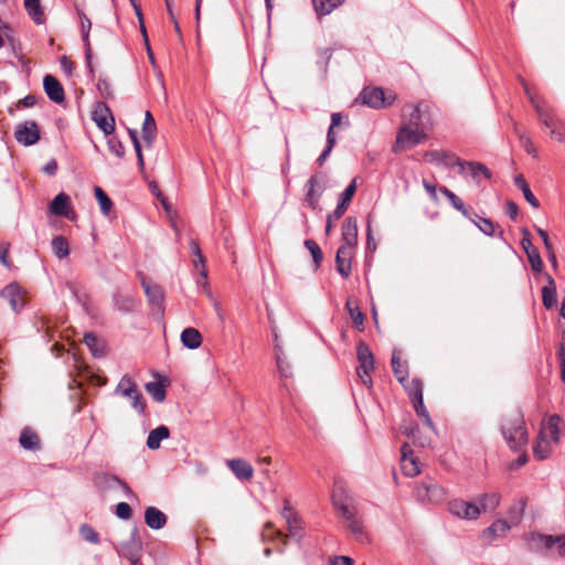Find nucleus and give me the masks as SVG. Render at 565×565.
<instances>
[{
  "instance_id": "63",
  "label": "nucleus",
  "mask_w": 565,
  "mask_h": 565,
  "mask_svg": "<svg viewBox=\"0 0 565 565\" xmlns=\"http://www.w3.org/2000/svg\"><path fill=\"white\" fill-rule=\"evenodd\" d=\"M116 515L121 520H129L132 515V510L128 503L120 502L116 505Z\"/></svg>"
},
{
  "instance_id": "52",
  "label": "nucleus",
  "mask_w": 565,
  "mask_h": 565,
  "mask_svg": "<svg viewBox=\"0 0 565 565\" xmlns=\"http://www.w3.org/2000/svg\"><path fill=\"white\" fill-rule=\"evenodd\" d=\"M128 135L131 139V142L134 145V148H135V151L137 154L138 166H139L140 170H143L145 161H143L141 145H140V141L138 138V132L135 129H128Z\"/></svg>"
},
{
  "instance_id": "32",
  "label": "nucleus",
  "mask_w": 565,
  "mask_h": 565,
  "mask_svg": "<svg viewBox=\"0 0 565 565\" xmlns=\"http://www.w3.org/2000/svg\"><path fill=\"white\" fill-rule=\"evenodd\" d=\"M19 443L25 450H39L41 448L38 435L30 428H24L21 431Z\"/></svg>"
},
{
  "instance_id": "59",
  "label": "nucleus",
  "mask_w": 565,
  "mask_h": 565,
  "mask_svg": "<svg viewBox=\"0 0 565 565\" xmlns=\"http://www.w3.org/2000/svg\"><path fill=\"white\" fill-rule=\"evenodd\" d=\"M276 362L280 375L282 377H288L290 375V365L279 351L276 352Z\"/></svg>"
},
{
  "instance_id": "12",
  "label": "nucleus",
  "mask_w": 565,
  "mask_h": 565,
  "mask_svg": "<svg viewBox=\"0 0 565 565\" xmlns=\"http://www.w3.org/2000/svg\"><path fill=\"white\" fill-rule=\"evenodd\" d=\"M24 294L25 291L17 282H11L0 290V297L8 300L14 312H20L23 309L25 305Z\"/></svg>"
},
{
  "instance_id": "6",
  "label": "nucleus",
  "mask_w": 565,
  "mask_h": 565,
  "mask_svg": "<svg viewBox=\"0 0 565 565\" xmlns=\"http://www.w3.org/2000/svg\"><path fill=\"white\" fill-rule=\"evenodd\" d=\"M356 358L359 362L356 373L364 385L371 386V372L374 370V356L369 345L362 341L356 345Z\"/></svg>"
},
{
  "instance_id": "56",
  "label": "nucleus",
  "mask_w": 565,
  "mask_h": 565,
  "mask_svg": "<svg viewBox=\"0 0 565 565\" xmlns=\"http://www.w3.org/2000/svg\"><path fill=\"white\" fill-rule=\"evenodd\" d=\"M443 164L448 168L458 167L461 174L466 173V161H462L452 153H448V157L444 160Z\"/></svg>"
},
{
  "instance_id": "5",
  "label": "nucleus",
  "mask_w": 565,
  "mask_h": 565,
  "mask_svg": "<svg viewBox=\"0 0 565 565\" xmlns=\"http://www.w3.org/2000/svg\"><path fill=\"white\" fill-rule=\"evenodd\" d=\"M526 543L529 550L533 552H541L544 550H551L555 545H557L559 556H565V536H552V535H542L539 533H530L526 537Z\"/></svg>"
},
{
  "instance_id": "29",
  "label": "nucleus",
  "mask_w": 565,
  "mask_h": 565,
  "mask_svg": "<svg viewBox=\"0 0 565 565\" xmlns=\"http://www.w3.org/2000/svg\"><path fill=\"white\" fill-rule=\"evenodd\" d=\"M467 171L477 183H480L483 179L487 180L491 178L490 170L480 162H466V172Z\"/></svg>"
},
{
  "instance_id": "18",
  "label": "nucleus",
  "mask_w": 565,
  "mask_h": 565,
  "mask_svg": "<svg viewBox=\"0 0 565 565\" xmlns=\"http://www.w3.org/2000/svg\"><path fill=\"white\" fill-rule=\"evenodd\" d=\"M355 191H356V178H354L351 181V183L344 189V191L340 194L338 205L333 211L334 220H339L340 217L343 216Z\"/></svg>"
},
{
  "instance_id": "9",
  "label": "nucleus",
  "mask_w": 565,
  "mask_h": 565,
  "mask_svg": "<svg viewBox=\"0 0 565 565\" xmlns=\"http://www.w3.org/2000/svg\"><path fill=\"white\" fill-rule=\"evenodd\" d=\"M15 140L25 146H33L40 140V128L34 120H25L19 124L14 131Z\"/></svg>"
},
{
  "instance_id": "21",
  "label": "nucleus",
  "mask_w": 565,
  "mask_h": 565,
  "mask_svg": "<svg viewBox=\"0 0 565 565\" xmlns=\"http://www.w3.org/2000/svg\"><path fill=\"white\" fill-rule=\"evenodd\" d=\"M167 520V515L156 507H148L145 511V522L152 530L162 529Z\"/></svg>"
},
{
  "instance_id": "35",
  "label": "nucleus",
  "mask_w": 565,
  "mask_h": 565,
  "mask_svg": "<svg viewBox=\"0 0 565 565\" xmlns=\"http://www.w3.org/2000/svg\"><path fill=\"white\" fill-rule=\"evenodd\" d=\"M514 183L515 185L522 191L524 199L526 202L534 209L540 207V202L535 198V195L532 193L529 184L524 180L522 174H518L514 177Z\"/></svg>"
},
{
  "instance_id": "44",
  "label": "nucleus",
  "mask_w": 565,
  "mask_h": 565,
  "mask_svg": "<svg viewBox=\"0 0 565 565\" xmlns=\"http://www.w3.org/2000/svg\"><path fill=\"white\" fill-rule=\"evenodd\" d=\"M190 248H191L192 254L196 257V259L193 260V265L195 268H199V266H201V276L203 277L204 285H205L207 270L205 268L204 256L202 255L200 246L195 241L190 242Z\"/></svg>"
},
{
  "instance_id": "30",
  "label": "nucleus",
  "mask_w": 565,
  "mask_h": 565,
  "mask_svg": "<svg viewBox=\"0 0 565 565\" xmlns=\"http://www.w3.org/2000/svg\"><path fill=\"white\" fill-rule=\"evenodd\" d=\"M24 8L34 23L43 24L45 22V14L41 6V0H24Z\"/></svg>"
},
{
  "instance_id": "10",
  "label": "nucleus",
  "mask_w": 565,
  "mask_h": 565,
  "mask_svg": "<svg viewBox=\"0 0 565 565\" xmlns=\"http://www.w3.org/2000/svg\"><path fill=\"white\" fill-rule=\"evenodd\" d=\"M93 120L105 135H111L114 132L115 119L110 109L104 102L97 103L93 111Z\"/></svg>"
},
{
  "instance_id": "28",
  "label": "nucleus",
  "mask_w": 565,
  "mask_h": 565,
  "mask_svg": "<svg viewBox=\"0 0 565 565\" xmlns=\"http://www.w3.org/2000/svg\"><path fill=\"white\" fill-rule=\"evenodd\" d=\"M344 1L345 0H312V7L318 17H324L342 6Z\"/></svg>"
},
{
  "instance_id": "3",
  "label": "nucleus",
  "mask_w": 565,
  "mask_h": 565,
  "mask_svg": "<svg viewBox=\"0 0 565 565\" xmlns=\"http://www.w3.org/2000/svg\"><path fill=\"white\" fill-rule=\"evenodd\" d=\"M522 86L533 108L535 109L539 120L551 132L552 129L555 127L554 125H556L557 121L559 120V118L555 114L554 108L551 107L544 99L536 97L524 81H522Z\"/></svg>"
},
{
  "instance_id": "38",
  "label": "nucleus",
  "mask_w": 565,
  "mask_h": 565,
  "mask_svg": "<svg viewBox=\"0 0 565 565\" xmlns=\"http://www.w3.org/2000/svg\"><path fill=\"white\" fill-rule=\"evenodd\" d=\"M405 388V391L408 394V397L411 398L412 403L424 398L423 396V383L419 379H413L412 381H406L404 384H402Z\"/></svg>"
},
{
  "instance_id": "31",
  "label": "nucleus",
  "mask_w": 565,
  "mask_h": 565,
  "mask_svg": "<svg viewBox=\"0 0 565 565\" xmlns=\"http://www.w3.org/2000/svg\"><path fill=\"white\" fill-rule=\"evenodd\" d=\"M90 28H92L90 20L85 14H83V18H82V38H83V41L85 43L86 64H87V67L89 68V72L92 73L93 72V67H92V47H90V43H89V40H88Z\"/></svg>"
},
{
  "instance_id": "54",
  "label": "nucleus",
  "mask_w": 565,
  "mask_h": 565,
  "mask_svg": "<svg viewBox=\"0 0 565 565\" xmlns=\"http://www.w3.org/2000/svg\"><path fill=\"white\" fill-rule=\"evenodd\" d=\"M79 532L85 541L94 544L99 542L98 533L90 525L83 524L79 529Z\"/></svg>"
},
{
  "instance_id": "2",
  "label": "nucleus",
  "mask_w": 565,
  "mask_h": 565,
  "mask_svg": "<svg viewBox=\"0 0 565 565\" xmlns=\"http://www.w3.org/2000/svg\"><path fill=\"white\" fill-rule=\"evenodd\" d=\"M333 505L339 512L340 518L347 523L348 530L355 536L360 542L366 540V533L361 518L358 514L355 507L347 499L332 495Z\"/></svg>"
},
{
  "instance_id": "50",
  "label": "nucleus",
  "mask_w": 565,
  "mask_h": 565,
  "mask_svg": "<svg viewBox=\"0 0 565 565\" xmlns=\"http://www.w3.org/2000/svg\"><path fill=\"white\" fill-rule=\"evenodd\" d=\"M306 248L310 252L316 267L318 268L323 259V254L319 245L313 239L305 241Z\"/></svg>"
},
{
  "instance_id": "46",
  "label": "nucleus",
  "mask_w": 565,
  "mask_h": 565,
  "mask_svg": "<svg viewBox=\"0 0 565 565\" xmlns=\"http://www.w3.org/2000/svg\"><path fill=\"white\" fill-rule=\"evenodd\" d=\"M94 192H95V196H96V200L98 201L99 203V206H100V211L104 215H108L111 207H113V202L111 200L109 199V196L103 191L102 188L99 186H95L94 189Z\"/></svg>"
},
{
  "instance_id": "51",
  "label": "nucleus",
  "mask_w": 565,
  "mask_h": 565,
  "mask_svg": "<svg viewBox=\"0 0 565 565\" xmlns=\"http://www.w3.org/2000/svg\"><path fill=\"white\" fill-rule=\"evenodd\" d=\"M345 306H347L349 315H350V317L352 319L353 324L355 327L362 329L363 323H364V316L361 312V310L359 309V307L358 306H352V301L351 300H348Z\"/></svg>"
},
{
  "instance_id": "45",
  "label": "nucleus",
  "mask_w": 565,
  "mask_h": 565,
  "mask_svg": "<svg viewBox=\"0 0 565 565\" xmlns=\"http://www.w3.org/2000/svg\"><path fill=\"white\" fill-rule=\"evenodd\" d=\"M146 391L151 395V397L157 402H163L166 399V388L164 385L160 382H149L146 384Z\"/></svg>"
},
{
  "instance_id": "43",
  "label": "nucleus",
  "mask_w": 565,
  "mask_h": 565,
  "mask_svg": "<svg viewBox=\"0 0 565 565\" xmlns=\"http://www.w3.org/2000/svg\"><path fill=\"white\" fill-rule=\"evenodd\" d=\"M559 422L561 418L558 415L551 416L545 427V430L542 431L543 434H545L546 437L548 435V439L553 441V444H557L559 440Z\"/></svg>"
},
{
  "instance_id": "26",
  "label": "nucleus",
  "mask_w": 565,
  "mask_h": 565,
  "mask_svg": "<svg viewBox=\"0 0 565 565\" xmlns=\"http://www.w3.org/2000/svg\"><path fill=\"white\" fill-rule=\"evenodd\" d=\"M181 342L185 348L195 350L202 344V335L195 328H185L181 333Z\"/></svg>"
},
{
  "instance_id": "13",
  "label": "nucleus",
  "mask_w": 565,
  "mask_h": 565,
  "mask_svg": "<svg viewBox=\"0 0 565 565\" xmlns=\"http://www.w3.org/2000/svg\"><path fill=\"white\" fill-rule=\"evenodd\" d=\"M286 523H287L288 534L285 535L280 531H275L274 532L275 536L277 539H280L284 544L287 543V540L289 537L295 540L297 543H300V541L302 540V537L305 535V530H303L302 521L297 516V518L288 519V522H286Z\"/></svg>"
},
{
  "instance_id": "15",
  "label": "nucleus",
  "mask_w": 565,
  "mask_h": 565,
  "mask_svg": "<svg viewBox=\"0 0 565 565\" xmlns=\"http://www.w3.org/2000/svg\"><path fill=\"white\" fill-rule=\"evenodd\" d=\"M353 257V249L340 246L335 255L337 271L347 279L351 275V262Z\"/></svg>"
},
{
  "instance_id": "1",
  "label": "nucleus",
  "mask_w": 565,
  "mask_h": 565,
  "mask_svg": "<svg viewBox=\"0 0 565 565\" xmlns=\"http://www.w3.org/2000/svg\"><path fill=\"white\" fill-rule=\"evenodd\" d=\"M501 431L508 445L513 450H519L527 441L524 419L522 414L518 411L503 418Z\"/></svg>"
},
{
  "instance_id": "11",
  "label": "nucleus",
  "mask_w": 565,
  "mask_h": 565,
  "mask_svg": "<svg viewBox=\"0 0 565 565\" xmlns=\"http://www.w3.org/2000/svg\"><path fill=\"white\" fill-rule=\"evenodd\" d=\"M448 509L451 514L465 520H476L481 514L479 505L460 499L451 500Z\"/></svg>"
},
{
  "instance_id": "61",
  "label": "nucleus",
  "mask_w": 565,
  "mask_h": 565,
  "mask_svg": "<svg viewBox=\"0 0 565 565\" xmlns=\"http://www.w3.org/2000/svg\"><path fill=\"white\" fill-rule=\"evenodd\" d=\"M447 157H448V152H441L438 150L427 151L424 154V158L426 161L441 163V164Z\"/></svg>"
},
{
  "instance_id": "7",
  "label": "nucleus",
  "mask_w": 565,
  "mask_h": 565,
  "mask_svg": "<svg viewBox=\"0 0 565 565\" xmlns=\"http://www.w3.org/2000/svg\"><path fill=\"white\" fill-rule=\"evenodd\" d=\"M94 484L102 493L109 492L117 488H120L128 499H135L136 494L131 488L119 477L105 472L96 473L94 476Z\"/></svg>"
},
{
  "instance_id": "19",
  "label": "nucleus",
  "mask_w": 565,
  "mask_h": 565,
  "mask_svg": "<svg viewBox=\"0 0 565 565\" xmlns=\"http://www.w3.org/2000/svg\"><path fill=\"white\" fill-rule=\"evenodd\" d=\"M402 471L407 477H415L420 472L419 466L413 456V450L407 444L402 446Z\"/></svg>"
},
{
  "instance_id": "23",
  "label": "nucleus",
  "mask_w": 565,
  "mask_h": 565,
  "mask_svg": "<svg viewBox=\"0 0 565 565\" xmlns=\"http://www.w3.org/2000/svg\"><path fill=\"white\" fill-rule=\"evenodd\" d=\"M320 189V182L318 175H312L308 182H307V194H306V201L308 202L309 206L315 210L317 209L319 204L320 199V192L318 191Z\"/></svg>"
},
{
  "instance_id": "17",
  "label": "nucleus",
  "mask_w": 565,
  "mask_h": 565,
  "mask_svg": "<svg viewBox=\"0 0 565 565\" xmlns=\"http://www.w3.org/2000/svg\"><path fill=\"white\" fill-rule=\"evenodd\" d=\"M43 87L47 97L56 103L61 104L65 99L64 88L61 83L52 75H46L43 78Z\"/></svg>"
},
{
  "instance_id": "39",
  "label": "nucleus",
  "mask_w": 565,
  "mask_h": 565,
  "mask_svg": "<svg viewBox=\"0 0 565 565\" xmlns=\"http://www.w3.org/2000/svg\"><path fill=\"white\" fill-rule=\"evenodd\" d=\"M484 235L493 236L495 232V225L490 218L481 217L477 214L468 217Z\"/></svg>"
},
{
  "instance_id": "4",
  "label": "nucleus",
  "mask_w": 565,
  "mask_h": 565,
  "mask_svg": "<svg viewBox=\"0 0 565 565\" xmlns=\"http://www.w3.org/2000/svg\"><path fill=\"white\" fill-rule=\"evenodd\" d=\"M427 138L423 128H413L411 125H403L397 132L393 152L398 153L423 142Z\"/></svg>"
},
{
  "instance_id": "33",
  "label": "nucleus",
  "mask_w": 565,
  "mask_h": 565,
  "mask_svg": "<svg viewBox=\"0 0 565 565\" xmlns=\"http://www.w3.org/2000/svg\"><path fill=\"white\" fill-rule=\"evenodd\" d=\"M70 198L65 193H58L50 204V211L57 216L68 215Z\"/></svg>"
},
{
  "instance_id": "62",
  "label": "nucleus",
  "mask_w": 565,
  "mask_h": 565,
  "mask_svg": "<svg viewBox=\"0 0 565 565\" xmlns=\"http://www.w3.org/2000/svg\"><path fill=\"white\" fill-rule=\"evenodd\" d=\"M337 143V138H327V145H326V148L323 149V151L321 152V154L318 157V163L320 166H322L324 163V161L328 159V157L330 156L334 145Z\"/></svg>"
},
{
  "instance_id": "57",
  "label": "nucleus",
  "mask_w": 565,
  "mask_h": 565,
  "mask_svg": "<svg viewBox=\"0 0 565 565\" xmlns=\"http://www.w3.org/2000/svg\"><path fill=\"white\" fill-rule=\"evenodd\" d=\"M108 149L110 152H113L118 158H122L125 154V147L121 143L120 140H118L116 137H111L107 141Z\"/></svg>"
},
{
  "instance_id": "55",
  "label": "nucleus",
  "mask_w": 565,
  "mask_h": 565,
  "mask_svg": "<svg viewBox=\"0 0 565 565\" xmlns=\"http://www.w3.org/2000/svg\"><path fill=\"white\" fill-rule=\"evenodd\" d=\"M97 89L100 96L105 99L114 98V92L110 83L106 78H99L97 82Z\"/></svg>"
},
{
  "instance_id": "14",
  "label": "nucleus",
  "mask_w": 565,
  "mask_h": 565,
  "mask_svg": "<svg viewBox=\"0 0 565 565\" xmlns=\"http://www.w3.org/2000/svg\"><path fill=\"white\" fill-rule=\"evenodd\" d=\"M358 244V224L354 217H347L342 224V244L340 246L349 249L355 248Z\"/></svg>"
},
{
  "instance_id": "25",
  "label": "nucleus",
  "mask_w": 565,
  "mask_h": 565,
  "mask_svg": "<svg viewBox=\"0 0 565 565\" xmlns=\"http://www.w3.org/2000/svg\"><path fill=\"white\" fill-rule=\"evenodd\" d=\"M552 444H553V441H551L545 436V434L541 433L533 445V454H534L535 458H537L539 460L546 459L551 454Z\"/></svg>"
},
{
  "instance_id": "58",
  "label": "nucleus",
  "mask_w": 565,
  "mask_h": 565,
  "mask_svg": "<svg viewBox=\"0 0 565 565\" xmlns=\"http://www.w3.org/2000/svg\"><path fill=\"white\" fill-rule=\"evenodd\" d=\"M84 342L90 349V351L93 352V354L95 356H100L103 354V352L99 351L97 348L98 339L94 333H92V332L85 333Z\"/></svg>"
},
{
  "instance_id": "41",
  "label": "nucleus",
  "mask_w": 565,
  "mask_h": 565,
  "mask_svg": "<svg viewBox=\"0 0 565 565\" xmlns=\"http://www.w3.org/2000/svg\"><path fill=\"white\" fill-rule=\"evenodd\" d=\"M52 250L58 259H64L70 255V245L64 236H55L52 241Z\"/></svg>"
},
{
  "instance_id": "22",
  "label": "nucleus",
  "mask_w": 565,
  "mask_h": 565,
  "mask_svg": "<svg viewBox=\"0 0 565 565\" xmlns=\"http://www.w3.org/2000/svg\"><path fill=\"white\" fill-rule=\"evenodd\" d=\"M547 285L542 288V302L546 309H552L556 303V284L550 274H545Z\"/></svg>"
},
{
  "instance_id": "49",
  "label": "nucleus",
  "mask_w": 565,
  "mask_h": 565,
  "mask_svg": "<svg viewBox=\"0 0 565 565\" xmlns=\"http://www.w3.org/2000/svg\"><path fill=\"white\" fill-rule=\"evenodd\" d=\"M115 307L121 312H130L135 308V300L128 296L117 295L114 298Z\"/></svg>"
},
{
  "instance_id": "34",
  "label": "nucleus",
  "mask_w": 565,
  "mask_h": 565,
  "mask_svg": "<svg viewBox=\"0 0 565 565\" xmlns=\"http://www.w3.org/2000/svg\"><path fill=\"white\" fill-rule=\"evenodd\" d=\"M403 117L407 119V122L405 125H411V127L413 128L424 129L423 115L418 106L409 105L406 108H404Z\"/></svg>"
},
{
  "instance_id": "53",
  "label": "nucleus",
  "mask_w": 565,
  "mask_h": 565,
  "mask_svg": "<svg viewBox=\"0 0 565 565\" xmlns=\"http://www.w3.org/2000/svg\"><path fill=\"white\" fill-rule=\"evenodd\" d=\"M124 555L129 559L131 565H141L140 564V553L141 550H137V547H132L131 543H126L122 546Z\"/></svg>"
},
{
  "instance_id": "20",
  "label": "nucleus",
  "mask_w": 565,
  "mask_h": 565,
  "mask_svg": "<svg viewBox=\"0 0 565 565\" xmlns=\"http://www.w3.org/2000/svg\"><path fill=\"white\" fill-rule=\"evenodd\" d=\"M510 531V525L505 520H497L482 532V539L490 544L498 537H503Z\"/></svg>"
},
{
  "instance_id": "48",
  "label": "nucleus",
  "mask_w": 565,
  "mask_h": 565,
  "mask_svg": "<svg viewBox=\"0 0 565 565\" xmlns=\"http://www.w3.org/2000/svg\"><path fill=\"white\" fill-rule=\"evenodd\" d=\"M416 414L424 420V423L431 429L435 428L434 423L429 416L428 411L424 405V398L413 402Z\"/></svg>"
},
{
  "instance_id": "64",
  "label": "nucleus",
  "mask_w": 565,
  "mask_h": 565,
  "mask_svg": "<svg viewBox=\"0 0 565 565\" xmlns=\"http://www.w3.org/2000/svg\"><path fill=\"white\" fill-rule=\"evenodd\" d=\"M130 399L132 408L136 409L139 414H143L146 409V404L142 399L141 393L138 391L132 395Z\"/></svg>"
},
{
  "instance_id": "27",
  "label": "nucleus",
  "mask_w": 565,
  "mask_h": 565,
  "mask_svg": "<svg viewBox=\"0 0 565 565\" xmlns=\"http://www.w3.org/2000/svg\"><path fill=\"white\" fill-rule=\"evenodd\" d=\"M170 430L167 426L161 425L152 429L147 438V447L151 450L158 449L163 439L169 438Z\"/></svg>"
},
{
  "instance_id": "37",
  "label": "nucleus",
  "mask_w": 565,
  "mask_h": 565,
  "mask_svg": "<svg viewBox=\"0 0 565 565\" xmlns=\"http://www.w3.org/2000/svg\"><path fill=\"white\" fill-rule=\"evenodd\" d=\"M440 192L449 200L454 209L459 211L465 217H470L469 210L466 207L465 203L458 195H456L446 186H441Z\"/></svg>"
},
{
  "instance_id": "24",
  "label": "nucleus",
  "mask_w": 565,
  "mask_h": 565,
  "mask_svg": "<svg viewBox=\"0 0 565 565\" xmlns=\"http://www.w3.org/2000/svg\"><path fill=\"white\" fill-rule=\"evenodd\" d=\"M141 286L149 302L153 306L160 307L164 298L162 288L156 284H150L145 279H142Z\"/></svg>"
},
{
  "instance_id": "42",
  "label": "nucleus",
  "mask_w": 565,
  "mask_h": 565,
  "mask_svg": "<svg viewBox=\"0 0 565 565\" xmlns=\"http://www.w3.org/2000/svg\"><path fill=\"white\" fill-rule=\"evenodd\" d=\"M477 501L481 511H493L500 503V495L498 493H484Z\"/></svg>"
},
{
  "instance_id": "60",
  "label": "nucleus",
  "mask_w": 565,
  "mask_h": 565,
  "mask_svg": "<svg viewBox=\"0 0 565 565\" xmlns=\"http://www.w3.org/2000/svg\"><path fill=\"white\" fill-rule=\"evenodd\" d=\"M551 131V137L558 142H565V121L559 119Z\"/></svg>"
},
{
  "instance_id": "40",
  "label": "nucleus",
  "mask_w": 565,
  "mask_h": 565,
  "mask_svg": "<svg viewBox=\"0 0 565 565\" xmlns=\"http://www.w3.org/2000/svg\"><path fill=\"white\" fill-rule=\"evenodd\" d=\"M156 121L150 111H146L145 121L142 125V139L149 146L154 139Z\"/></svg>"
},
{
  "instance_id": "8",
  "label": "nucleus",
  "mask_w": 565,
  "mask_h": 565,
  "mask_svg": "<svg viewBox=\"0 0 565 565\" xmlns=\"http://www.w3.org/2000/svg\"><path fill=\"white\" fill-rule=\"evenodd\" d=\"M359 99H361V102L364 105H367L369 107L379 109L382 107L391 106L394 103V100L396 99V95L392 92L386 94L380 87H372V88H364L361 92Z\"/></svg>"
},
{
  "instance_id": "36",
  "label": "nucleus",
  "mask_w": 565,
  "mask_h": 565,
  "mask_svg": "<svg viewBox=\"0 0 565 565\" xmlns=\"http://www.w3.org/2000/svg\"><path fill=\"white\" fill-rule=\"evenodd\" d=\"M392 369L397 381L404 384L407 381L408 372L401 364V352L397 349H394L392 353Z\"/></svg>"
},
{
  "instance_id": "16",
  "label": "nucleus",
  "mask_w": 565,
  "mask_h": 565,
  "mask_svg": "<svg viewBox=\"0 0 565 565\" xmlns=\"http://www.w3.org/2000/svg\"><path fill=\"white\" fill-rule=\"evenodd\" d=\"M226 466L238 480L249 481L253 478L254 469L244 459H230L226 461Z\"/></svg>"
},
{
  "instance_id": "47",
  "label": "nucleus",
  "mask_w": 565,
  "mask_h": 565,
  "mask_svg": "<svg viewBox=\"0 0 565 565\" xmlns=\"http://www.w3.org/2000/svg\"><path fill=\"white\" fill-rule=\"evenodd\" d=\"M428 493V502L439 503L445 499V490L438 483L430 481L429 488H426Z\"/></svg>"
}]
</instances>
